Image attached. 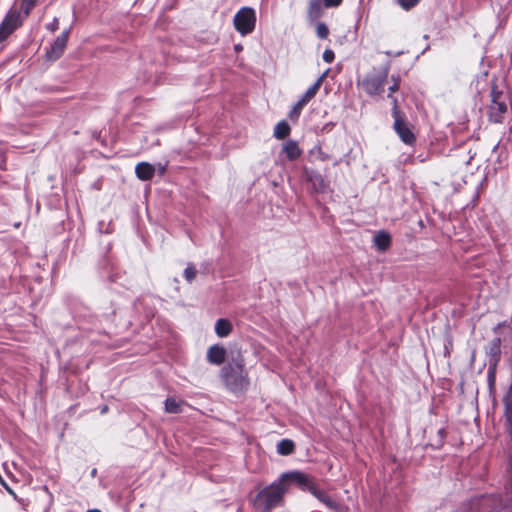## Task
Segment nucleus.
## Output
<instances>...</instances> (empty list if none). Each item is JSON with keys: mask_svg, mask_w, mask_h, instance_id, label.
Wrapping results in <instances>:
<instances>
[{"mask_svg": "<svg viewBox=\"0 0 512 512\" xmlns=\"http://www.w3.org/2000/svg\"><path fill=\"white\" fill-rule=\"evenodd\" d=\"M290 483H297L300 487H306L309 485V479L300 472L283 473L276 481L259 491L253 500L254 507L263 512H268L280 506Z\"/></svg>", "mask_w": 512, "mask_h": 512, "instance_id": "nucleus-1", "label": "nucleus"}, {"mask_svg": "<svg viewBox=\"0 0 512 512\" xmlns=\"http://www.w3.org/2000/svg\"><path fill=\"white\" fill-rule=\"evenodd\" d=\"M221 377L225 386L233 393L243 392L249 386L242 358L234 359L224 366L221 370Z\"/></svg>", "mask_w": 512, "mask_h": 512, "instance_id": "nucleus-2", "label": "nucleus"}, {"mask_svg": "<svg viewBox=\"0 0 512 512\" xmlns=\"http://www.w3.org/2000/svg\"><path fill=\"white\" fill-rule=\"evenodd\" d=\"M508 110V97L498 89L495 82L491 84L490 104L488 105L489 120L494 123H501Z\"/></svg>", "mask_w": 512, "mask_h": 512, "instance_id": "nucleus-3", "label": "nucleus"}, {"mask_svg": "<svg viewBox=\"0 0 512 512\" xmlns=\"http://www.w3.org/2000/svg\"><path fill=\"white\" fill-rule=\"evenodd\" d=\"M389 73V66L382 67L379 71L374 72L365 76L362 80L363 90L370 96L381 95L384 92V85L387 80Z\"/></svg>", "mask_w": 512, "mask_h": 512, "instance_id": "nucleus-4", "label": "nucleus"}, {"mask_svg": "<svg viewBox=\"0 0 512 512\" xmlns=\"http://www.w3.org/2000/svg\"><path fill=\"white\" fill-rule=\"evenodd\" d=\"M256 21V12L250 7H242L233 18L234 28L241 36L251 34L255 29Z\"/></svg>", "mask_w": 512, "mask_h": 512, "instance_id": "nucleus-5", "label": "nucleus"}, {"mask_svg": "<svg viewBox=\"0 0 512 512\" xmlns=\"http://www.w3.org/2000/svg\"><path fill=\"white\" fill-rule=\"evenodd\" d=\"M392 116L394 118V130L400 137V139L408 145H411L415 142V136L408 127L404 118L401 115L398 101L394 100V107H392Z\"/></svg>", "mask_w": 512, "mask_h": 512, "instance_id": "nucleus-6", "label": "nucleus"}, {"mask_svg": "<svg viewBox=\"0 0 512 512\" xmlns=\"http://www.w3.org/2000/svg\"><path fill=\"white\" fill-rule=\"evenodd\" d=\"M22 21L20 11L16 7L11 8L0 24V42L7 39L22 24Z\"/></svg>", "mask_w": 512, "mask_h": 512, "instance_id": "nucleus-7", "label": "nucleus"}, {"mask_svg": "<svg viewBox=\"0 0 512 512\" xmlns=\"http://www.w3.org/2000/svg\"><path fill=\"white\" fill-rule=\"evenodd\" d=\"M69 37V31L62 32L46 50V58L49 61H56L59 59L66 48Z\"/></svg>", "mask_w": 512, "mask_h": 512, "instance_id": "nucleus-8", "label": "nucleus"}, {"mask_svg": "<svg viewBox=\"0 0 512 512\" xmlns=\"http://www.w3.org/2000/svg\"><path fill=\"white\" fill-rule=\"evenodd\" d=\"M226 358V350L220 345H213L207 351V361L214 365H221Z\"/></svg>", "mask_w": 512, "mask_h": 512, "instance_id": "nucleus-9", "label": "nucleus"}, {"mask_svg": "<svg viewBox=\"0 0 512 512\" xmlns=\"http://www.w3.org/2000/svg\"><path fill=\"white\" fill-rule=\"evenodd\" d=\"M325 77H326V72L323 73L316 80V82L306 90V92L300 97L299 101H301L303 104L307 105L319 91Z\"/></svg>", "mask_w": 512, "mask_h": 512, "instance_id": "nucleus-10", "label": "nucleus"}, {"mask_svg": "<svg viewBox=\"0 0 512 512\" xmlns=\"http://www.w3.org/2000/svg\"><path fill=\"white\" fill-rule=\"evenodd\" d=\"M135 173L140 180L147 181L154 176L155 168L150 163L141 162L136 165Z\"/></svg>", "mask_w": 512, "mask_h": 512, "instance_id": "nucleus-11", "label": "nucleus"}, {"mask_svg": "<svg viewBox=\"0 0 512 512\" xmlns=\"http://www.w3.org/2000/svg\"><path fill=\"white\" fill-rule=\"evenodd\" d=\"M282 152L286 154V157L289 159V160H295L297 159L298 157H300L302 151L301 149L299 148L297 142L293 141V140H289L287 141L283 147H282Z\"/></svg>", "mask_w": 512, "mask_h": 512, "instance_id": "nucleus-12", "label": "nucleus"}, {"mask_svg": "<svg viewBox=\"0 0 512 512\" xmlns=\"http://www.w3.org/2000/svg\"><path fill=\"white\" fill-rule=\"evenodd\" d=\"M232 330V324L227 319H218L215 324V332L219 337H227Z\"/></svg>", "mask_w": 512, "mask_h": 512, "instance_id": "nucleus-13", "label": "nucleus"}, {"mask_svg": "<svg viewBox=\"0 0 512 512\" xmlns=\"http://www.w3.org/2000/svg\"><path fill=\"white\" fill-rule=\"evenodd\" d=\"M391 242V237L388 233L384 231L378 232L374 237V243L377 248L381 251L386 250Z\"/></svg>", "mask_w": 512, "mask_h": 512, "instance_id": "nucleus-14", "label": "nucleus"}, {"mask_svg": "<svg viewBox=\"0 0 512 512\" xmlns=\"http://www.w3.org/2000/svg\"><path fill=\"white\" fill-rule=\"evenodd\" d=\"M322 14V5L320 0H311L309 4L308 17L310 20L318 19Z\"/></svg>", "mask_w": 512, "mask_h": 512, "instance_id": "nucleus-15", "label": "nucleus"}, {"mask_svg": "<svg viewBox=\"0 0 512 512\" xmlns=\"http://www.w3.org/2000/svg\"><path fill=\"white\" fill-rule=\"evenodd\" d=\"M290 126L286 121H281L277 123L274 129V137L277 139H284L290 133Z\"/></svg>", "mask_w": 512, "mask_h": 512, "instance_id": "nucleus-16", "label": "nucleus"}, {"mask_svg": "<svg viewBox=\"0 0 512 512\" xmlns=\"http://www.w3.org/2000/svg\"><path fill=\"white\" fill-rule=\"evenodd\" d=\"M294 443L289 439H282L277 444V452L280 455H289L294 451Z\"/></svg>", "mask_w": 512, "mask_h": 512, "instance_id": "nucleus-17", "label": "nucleus"}, {"mask_svg": "<svg viewBox=\"0 0 512 512\" xmlns=\"http://www.w3.org/2000/svg\"><path fill=\"white\" fill-rule=\"evenodd\" d=\"M38 0H16L15 5L19 3V10L23 11L24 17H27L35 7Z\"/></svg>", "mask_w": 512, "mask_h": 512, "instance_id": "nucleus-18", "label": "nucleus"}, {"mask_svg": "<svg viewBox=\"0 0 512 512\" xmlns=\"http://www.w3.org/2000/svg\"><path fill=\"white\" fill-rule=\"evenodd\" d=\"M310 181L316 192H324L326 189V184L323 177L319 174H315L310 176Z\"/></svg>", "mask_w": 512, "mask_h": 512, "instance_id": "nucleus-19", "label": "nucleus"}, {"mask_svg": "<svg viewBox=\"0 0 512 512\" xmlns=\"http://www.w3.org/2000/svg\"><path fill=\"white\" fill-rule=\"evenodd\" d=\"M391 79L393 81V84L391 86H389V88H388L389 92H388L387 97L391 100L392 105L394 106V100L397 101V98L393 94L396 91H398V89H399L400 78H399V76L392 75Z\"/></svg>", "mask_w": 512, "mask_h": 512, "instance_id": "nucleus-20", "label": "nucleus"}, {"mask_svg": "<svg viewBox=\"0 0 512 512\" xmlns=\"http://www.w3.org/2000/svg\"><path fill=\"white\" fill-rule=\"evenodd\" d=\"M180 404L176 399L168 398L165 401V410L168 413H179L181 411Z\"/></svg>", "mask_w": 512, "mask_h": 512, "instance_id": "nucleus-21", "label": "nucleus"}, {"mask_svg": "<svg viewBox=\"0 0 512 512\" xmlns=\"http://www.w3.org/2000/svg\"><path fill=\"white\" fill-rule=\"evenodd\" d=\"M316 34L321 39H326L329 35V28L325 23L319 22L316 25Z\"/></svg>", "mask_w": 512, "mask_h": 512, "instance_id": "nucleus-22", "label": "nucleus"}, {"mask_svg": "<svg viewBox=\"0 0 512 512\" xmlns=\"http://www.w3.org/2000/svg\"><path fill=\"white\" fill-rule=\"evenodd\" d=\"M305 106H306L305 104H303L301 101L298 100L297 103L293 106L292 110L289 113L290 118L292 120L298 119L299 115L301 114L302 109Z\"/></svg>", "mask_w": 512, "mask_h": 512, "instance_id": "nucleus-23", "label": "nucleus"}, {"mask_svg": "<svg viewBox=\"0 0 512 512\" xmlns=\"http://www.w3.org/2000/svg\"><path fill=\"white\" fill-rule=\"evenodd\" d=\"M184 277L188 282H192L196 277V269L192 265L187 266L184 270Z\"/></svg>", "mask_w": 512, "mask_h": 512, "instance_id": "nucleus-24", "label": "nucleus"}, {"mask_svg": "<svg viewBox=\"0 0 512 512\" xmlns=\"http://www.w3.org/2000/svg\"><path fill=\"white\" fill-rule=\"evenodd\" d=\"M420 0H397L398 4L405 10H409L416 6Z\"/></svg>", "mask_w": 512, "mask_h": 512, "instance_id": "nucleus-25", "label": "nucleus"}, {"mask_svg": "<svg viewBox=\"0 0 512 512\" xmlns=\"http://www.w3.org/2000/svg\"><path fill=\"white\" fill-rule=\"evenodd\" d=\"M490 354L498 356L500 354V339L496 338L492 341L490 346Z\"/></svg>", "mask_w": 512, "mask_h": 512, "instance_id": "nucleus-26", "label": "nucleus"}, {"mask_svg": "<svg viewBox=\"0 0 512 512\" xmlns=\"http://www.w3.org/2000/svg\"><path fill=\"white\" fill-rule=\"evenodd\" d=\"M322 57L325 62L332 63L334 61L335 54L331 49H326Z\"/></svg>", "mask_w": 512, "mask_h": 512, "instance_id": "nucleus-27", "label": "nucleus"}, {"mask_svg": "<svg viewBox=\"0 0 512 512\" xmlns=\"http://www.w3.org/2000/svg\"><path fill=\"white\" fill-rule=\"evenodd\" d=\"M313 494H314V495H315L319 500H321V501H323V502H325V503H327V504H329V503H330L329 498L327 497V495H326L324 492L314 490V491H313Z\"/></svg>", "mask_w": 512, "mask_h": 512, "instance_id": "nucleus-28", "label": "nucleus"}, {"mask_svg": "<svg viewBox=\"0 0 512 512\" xmlns=\"http://www.w3.org/2000/svg\"><path fill=\"white\" fill-rule=\"evenodd\" d=\"M323 1H324V6L329 8V7L339 6L343 0H323Z\"/></svg>", "mask_w": 512, "mask_h": 512, "instance_id": "nucleus-29", "label": "nucleus"}, {"mask_svg": "<svg viewBox=\"0 0 512 512\" xmlns=\"http://www.w3.org/2000/svg\"><path fill=\"white\" fill-rule=\"evenodd\" d=\"M241 49H242V46H241V45H236V46H235V50H236V51H240Z\"/></svg>", "mask_w": 512, "mask_h": 512, "instance_id": "nucleus-30", "label": "nucleus"}, {"mask_svg": "<svg viewBox=\"0 0 512 512\" xmlns=\"http://www.w3.org/2000/svg\"><path fill=\"white\" fill-rule=\"evenodd\" d=\"M87 512H101V511L97 510V509H92V510H88Z\"/></svg>", "mask_w": 512, "mask_h": 512, "instance_id": "nucleus-31", "label": "nucleus"}, {"mask_svg": "<svg viewBox=\"0 0 512 512\" xmlns=\"http://www.w3.org/2000/svg\"><path fill=\"white\" fill-rule=\"evenodd\" d=\"M159 171H161L163 173L165 171V168L164 167H160Z\"/></svg>", "mask_w": 512, "mask_h": 512, "instance_id": "nucleus-32", "label": "nucleus"}, {"mask_svg": "<svg viewBox=\"0 0 512 512\" xmlns=\"http://www.w3.org/2000/svg\"><path fill=\"white\" fill-rule=\"evenodd\" d=\"M51 30H54L55 29V26L54 24H51V27H49Z\"/></svg>", "mask_w": 512, "mask_h": 512, "instance_id": "nucleus-33", "label": "nucleus"}, {"mask_svg": "<svg viewBox=\"0 0 512 512\" xmlns=\"http://www.w3.org/2000/svg\"><path fill=\"white\" fill-rule=\"evenodd\" d=\"M51 30H54L55 29V26L54 24H51V27H49Z\"/></svg>", "mask_w": 512, "mask_h": 512, "instance_id": "nucleus-34", "label": "nucleus"}, {"mask_svg": "<svg viewBox=\"0 0 512 512\" xmlns=\"http://www.w3.org/2000/svg\"><path fill=\"white\" fill-rule=\"evenodd\" d=\"M106 411H107V407H104L103 410H102V413H104Z\"/></svg>", "mask_w": 512, "mask_h": 512, "instance_id": "nucleus-35", "label": "nucleus"}]
</instances>
